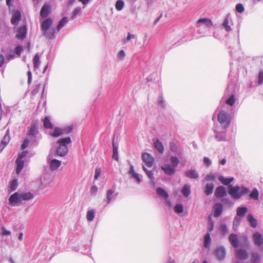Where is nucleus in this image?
<instances>
[{"mask_svg": "<svg viewBox=\"0 0 263 263\" xmlns=\"http://www.w3.org/2000/svg\"><path fill=\"white\" fill-rule=\"evenodd\" d=\"M249 192L250 190L245 186L241 187L238 185L234 186L230 185L229 186L228 193L234 199H238L243 195L249 194Z\"/></svg>", "mask_w": 263, "mask_h": 263, "instance_id": "obj_1", "label": "nucleus"}, {"mask_svg": "<svg viewBox=\"0 0 263 263\" xmlns=\"http://www.w3.org/2000/svg\"><path fill=\"white\" fill-rule=\"evenodd\" d=\"M71 142L70 137L60 138L57 141L59 146L57 148V154L61 157L65 156L68 153L67 144Z\"/></svg>", "mask_w": 263, "mask_h": 263, "instance_id": "obj_2", "label": "nucleus"}, {"mask_svg": "<svg viewBox=\"0 0 263 263\" xmlns=\"http://www.w3.org/2000/svg\"><path fill=\"white\" fill-rule=\"evenodd\" d=\"M9 204L12 206L20 205L22 202L21 195L18 192H15L9 198Z\"/></svg>", "mask_w": 263, "mask_h": 263, "instance_id": "obj_3", "label": "nucleus"}, {"mask_svg": "<svg viewBox=\"0 0 263 263\" xmlns=\"http://www.w3.org/2000/svg\"><path fill=\"white\" fill-rule=\"evenodd\" d=\"M236 257L241 260H244L249 257V254L245 249H239L235 251Z\"/></svg>", "mask_w": 263, "mask_h": 263, "instance_id": "obj_4", "label": "nucleus"}, {"mask_svg": "<svg viewBox=\"0 0 263 263\" xmlns=\"http://www.w3.org/2000/svg\"><path fill=\"white\" fill-rule=\"evenodd\" d=\"M253 242L256 246L260 247L263 244V237L258 232L254 233L253 235Z\"/></svg>", "mask_w": 263, "mask_h": 263, "instance_id": "obj_5", "label": "nucleus"}, {"mask_svg": "<svg viewBox=\"0 0 263 263\" xmlns=\"http://www.w3.org/2000/svg\"><path fill=\"white\" fill-rule=\"evenodd\" d=\"M143 161L148 167H151L154 163V158L149 154L145 153L142 156Z\"/></svg>", "mask_w": 263, "mask_h": 263, "instance_id": "obj_6", "label": "nucleus"}, {"mask_svg": "<svg viewBox=\"0 0 263 263\" xmlns=\"http://www.w3.org/2000/svg\"><path fill=\"white\" fill-rule=\"evenodd\" d=\"M27 28L25 25L20 27L17 30L16 37L19 40H23L26 37Z\"/></svg>", "mask_w": 263, "mask_h": 263, "instance_id": "obj_7", "label": "nucleus"}, {"mask_svg": "<svg viewBox=\"0 0 263 263\" xmlns=\"http://www.w3.org/2000/svg\"><path fill=\"white\" fill-rule=\"evenodd\" d=\"M215 254L219 260H221L226 257V250L223 247H218L215 251Z\"/></svg>", "mask_w": 263, "mask_h": 263, "instance_id": "obj_8", "label": "nucleus"}, {"mask_svg": "<svg viewBox=\"0 0 263 263\" xmlns=\"http://www.w3.org/2000/svg\"><path fill=\"white\" fill-rule=\"evenodd\" d=\"M227 195V191L223 186H219L216 188L215 191V196L218 198H222Z\"/></svg>", "mask_w": 263, "mask_h": 263, "instance_id": "obj_9", "label": "nucleus"}, {"mask_svg": "<svg viewBox=\"0 0 263 263\" xmlns=\"http://www.w3.org/2000/svg\"><path fill=\"white\" fill-rule=\"evenodd\" d=\"M51 6L48 4H44L42 7L40 11V15L43 18H45L50 13Z\"/></svg>", "mask_w": 263, "mask_h": 263, "instance_id": "obj_10", "label": "nucleus"}, {"mask_svg": "<svg viewBox=\"0 0 263 263\" xmlns=\"http://www.w3.org/2000/svg\"><path fill=\"white\" fill-rule=\"evenodd\" d=\"M229 116L224 110H221L218 115V120L220 123H226L228 121Z\"/></svg>", "mask_w": 263, "mask_h": 263, "instance_id": "obj_11", "label": "nucleus"}, {"mask_svg": "<svg viewBox=\"0 0 263 263\" xmlns=\"http://www.w3.org/2000/svg\"><path fill=\"white\" fill-rule=\"evenodd\" d=\"M222 205L220 203H216L213 207L214 216L218 217L222 212Z\"/></svg>", "mask_w": 263, "mask_h": 263, "instance_id": "obj_12", "label": "nucleus"}, {"mask_svg": "<svg viewBox=\"0 0 263 263\" xmlns=\"http://www.w3.org/2000/svg\"><path fill=\"white\" fill-rule=\"evenodd\" d=\"M53 21L51 18H47L45 20H44L41 25V28L42 31H47L48 30L51 25H52Z\"/></svg>", "mask_w": 263, "mask_h": 263, "instance_id": "obj_13", "label": "nucleus"}, {"mask_svg": "<svg viewBox=\"0 0 263 263\" xmlns=\"http://www.w3.org/2000/svg\"><path fill=\"white\" fill-rule=\"evenodd\" d=\"M229 240L231 245L234 248L238 246V237L236 234H231L229 237Z\"/></svg>", "mask_w": 263, "mask_h": 263, "instance_id": "obj_14", "label": "nucleus"}, {"mask_svg": "<svg viewBox=\"0 0 263 263\" xmlns=\"http://www.w3.org/2000/svg\"><path fill=\"white\" fill-rule=\"evenodd\" d=\"M21 19V14L20 11H16L12 16L11 23L12 25H16Z\"/></svg>", "mask_w": 263, "mask_h": 263, "instance_id": "obj_15", "label": "nucleus"}, {"mask_svg": "<svg viewBox=\"0 0 263 263\" xmlns=\"http://www.w3.org/2000/svg\"><path fill=\"white\" fill-rule=\"evenodd\" d=\"M162 170L165 173V174L172 175L175 172V168L171 166L170 164H165L161 167Z\"/></svg>", "mask_w": 263, "mask_h": 263, "instance_id": "obj_16", "label": "nucleus"}, {"mask_svg": "<svg viewBox=\"0 0 263 263\" xmlns=\"http://www.w3.org/2000/svg\"><path fill=\"white\" fill-rule=\"evenodd\" d=\"M38 133L37 127L35 124H32L30 128L27 132V135L31 138L35 137Z\"/></svg>", "mask_w": 263, "mask_h": 263, "instance_id": "obj_17", "label": "nucleus"}, {"mask_svg": "<svg viewBox=\"0 0 263 263\" xmlns=\"http://www.w3.org/2000/svg\"><path fill=\"white\" fill-rule=\"evenodd\" d=\"M18 186L17 180L16 179H13L9 183L8 187V191L9 193L12 192L16 190Z\"/></svg>", "mask_w": 263, "mask_h": 263, "instance_id": "obj_18", "label": "nucleus"}, {"mask_svg": "<svg viewBox=\"0 0 263 263\" xmlns=\"http://www.w3.org/2000/svg\"><path fill=\"white\" fill-rule=\"evenodd\" d=\"M15 163L16 164V173L19 174L24 167V162L22 159L17 158Z\"/></svg>", "mask_w": 263, "mask_h": 263, "instance_id": "obj_19", "label": "nucleus"}, {"mask_svg": "<svg viewBox=\"0 0 263 263\" xmlns=\"http://www.w3.org/2000/svg\"><path fill=\"white\" fill-rule=\"evenodd\" d=\"M22 201H28L34 198V195L31 192L23 193L20 194Z\"/></svg>", "mask_w": 263, "mask_h": 263, "instance_id": "obj_20", "label": "nucleus"}, {"mask_svg": "<svg viewBox=\"0 0 263 263\" xmlns=\"http://www.w3.org/2000/svg\"><path fill=\"white\" fill-rule=\"evenodd\" d=\"M154 145L157 151L161 154H163L164 148L162 143L159 140H157L154 143Z\"/></svg>", "mask_w": 263, "mask_h": 263, "instance_id": "obj_21", "label": "nucleus"}, {"mask_svg": "<svg viewBox=\"0 0 263 263\" xmlns=\"http://www.w3.org/2000/svg\"><path fill=\"white\" fill-rule=\"evenodd\" d=\"M247 220L248 222H249L250 226L253 228H255L257 227V221L256 219L254 218L253 215L252 214H248L247 216Z\"/></svg>", "mask_w": 263, "mask_h": 263, "instance_id": "obj_22", "label": "nucleus"}, {"mask_svg": "<svg viewBox=\"0 0 263 263\" xmlns=\"http://www.w3.org/2000/svg\"><path fill=\"white\" fill-rule=\"evenodd\" d=\"M185 175L186 177L191 179H197L199 175L195 170H189L185 172Z\"/></svg>", "mask_w": 263, "mask_h": 263, "instance_id": "obj_23", "label": "nucleus"}, {"mask_svg": "<svg viewBox=\"0 0 263 263\" xmlns=\"http://www.w3.org/2000/svg\"><path fill=\"white\" fill-rule=\"evenodd\" d=\"M61 164V161L57 159H53L50 162V168L51 170H55L60 166Z\"/></svg>", "mask_w": 263, "mask_h": 263, "instance_id": "obj_24", "label": "nucleus"}, {"mask_svg": "<svg viewBox=\"0 0 263 263\" xmlns=\"http://www.w3.org/2000/svg\"><path fill=\"white\" fill-rule=\"evenodd\" d=\"M198 24H205L208 27L213 26V23L211 19L208 18H201L198 20Z\"/></svg>", "mask_w": 263, "mask_h": 263, "instance_id": "obj_25", "label": "nucleus"}, {"mask_svg": "<svg viewBox=\"0 0 263 263\" xmlns=\"http://www.w3.org/2000/svg\"><path fill=\"white\" fill-rule=\"evenodd\" d=\"M218 179L221 182V183L225 185H229L234 180V178L233 177L226 178L223 176H219L218 177Z\"/></svg>", "mask_w": 263, "mask_h": 263, "instance_id": "obj_26", "label": "nucleus"}, {"mask_svg": "<svg viewBox=\"0 0 263 263\" xmlns=\"http://www.w3.org/2000/svg\"><path fill=\"white\" fill-rule=\"evenodd\" d=\"M44 31V35L48 39H52L55 34V29L54 28L49 29L47 31Z\"/></svg>", "mask_w": 263, "mask_h": 263, "instance_id": "obj_27", "label": "nucleus"}, {"mask_svg": "<svg viewBox=\"0 0 263 263\" xmlns=\"http://www.w3.org/2000/svg\"><path fill=\"white\" fill-rule=\"evenodd\" d=\"M248 211L246 207H238L236 210L237 215L239 217H243L245 215Z\"/></svg>", "mask_w": 263, "mask_h": 263, "instance_id": "obj_28", "label": "nucleus"}, {"mask_svg": "<svg viewBox=\"0 0 263 263\" xmlns=\"http://www.w3.org/2000/svg\"><path fill=\"white\" fill-rule=\"evenodd\" d=\"M182 193L185 197H188L191 194V186L189 184H185L182 189Z\"/></svg>", "mask_w": 263, "mask_h": 263, "instance_id": "obj_29", "label": "nucleus"}, {"mask_svg": "<svg viewBox=\"0 0 263 263\" xmlns=\"http://www.w3.org/2000/svg\"><path fill=\"white\" fill-rule=\"evenodd\" d=\"M62 135V128L58 127H55L53 132L50 134V135L53 137H58Z\"/></svg>", "mask_w": 263, "mask_h": 263, "instance_id": "obj_30", "label": "nucleus"}, {"mask_svg": "<svg viewBox=\"0 0 263 263\" xmlns=\"http://www.w3.org/2000/svg\"><path fill=\"white\" fill-rule=\"evenodd\" d=\"M43 125L46 129H51L53 128V125L48 117H46L44 119Z\"/></svg>", "mask_w": 263, "mask_h": 263, "instance_id": "obj_31", "label": "nucleus"}, {"mask_svg": "<svg viewBox=\"0 0 263 263\" xmlns=\"http://www.w3.org/2000/svg\"><path fill=\"white\" fill-rule=\"evenodd\" d=\"M214 184L212 183H207L205 187L204 192L206 195H209L213 193Z\"/></svg>", "mask_w": 263, "mask_h": 263, "instance_id": "obj_32", "label": "nucleus"}, {"mask_svg": "<svg viewBox=\"0 0 263 263\" xmlns=\"http://www.w3.org/2000/svg\"><path fill=\"white\" fill-rule=\"evenodd\" d=\"M252 259L251 262L252 263H259L260 261V255L256 252L253 253L252 254Z\"/></svg>", "mask_w": 263, "mask_h": 263, "instance_id": "obj_33", "label": "nucleus"}, {"mask_svg": "<svg viewBox=\"0 0 263 263\" xmlns=\"http://www.w3.org/2000/svg\"><path fill=\"white\" fill-rule=\"evenodd\" d=\"M157 193L160 196L164 197L165 199H167L168 195L167 192L162 187H158L157 189Z\"/></svg>", "mask_w": 263, "mask_h": 263, "instance_id": "obj_34", "label": "nucleus"}, {"mask_svg": "<svg viewBox=\"0 0 263 263\" xmlns=\"http://www.w3.org/2000/svg\"><path fill=\"white\" fill-rule=\"evenodd\" d=\"M40 58L39 54L37 53H36L33 59L34 70H36L39 68L40 63Z\"/></svg>", "mask_w": 263, "mask_h": 263, "instance_id": "obj_35", "label": "nucleus"}, {"mask_svg": "<svg viewBox=\"0 0 263 263\" xmlns=\"http://www.w3.org/2000/svg\"><path fill=\"white\" fill-rule=\"evenodd\" d=\"M68 18L67 17H64L59 22L57 27V29L60 31V29L64 27L65 24L68 22Z\"/></svg>", "mask_w": 263, "mask_h": 263, "instance_id": "obj_36", "label": "nucleus"}, {"mask_svg": "<svg viewBox=\"0 0 263 263\" xmlns=\"http://www.w3.org/2000/svg\"><path fill=\"white\" fill-rule=\"evenodd\" d=\"M204 246L206 248H209L211 243V237L210 233H207L204 237Z\"/></svg>", "mask_w": 263, "mask_h": 263, "instance_id": "obj_37", "label": "nucleus"}, {"mask_svg": "<svg viewBox=\"0 0 263 263\" xmlns=\"http://www.w3.org/2000/svg\"><path fill=\"white\" fill-rule=\"evenodd\" d=\"M95 211L94 210H91L87 212L86 218L88 221H91L93 220L95 217Z\"/></svg>", "mask_w": 263, "mask_h": 263, "instance_id": "obj_38", "label": "nucleus"}, {"mask_svg": "<svg viewBox=\"0 0 263 263\" xmlns=\"http://www.w3.org/2000/svg\"><path fill=\"white\" fill-rule=\"evenodd\" d=\"M251 199L254 200H257L259 198V192L256 189H253L249 195Z\"/></svg>", "mask_w": 263, "mask_h": 263, "instance_id": "obj_39", "label": "nucleus"}, {"mask_svg": "<svg viewBox=\"0 0 263 263\" xmlns=\"http://www.w3.org/2000/svg\"><path fill=\"white\" fill-rule=\"evenodd\" d=\"M10 141V137L9 135V132L8 131L6 132L4 137L3 138L2 141V144L4 145V146H6Z\"/></svg>", "mask_w": 263, "mask_h": 263, "instance_id": "obj_40", "label": "nucleus"}, {"mask_svg": "<svg viewBox=\"0 0 263 263\" xmlns=\"http://www.w3.org/2000/svg\"><path fill=\"white\" fill-rule=\"evenodd\" d=\"M170 161L173 166L175 168L180 163V161L178 158L175 156H172L171 157Z\"/></svg>", "mask_w": 263, "mask_h": 263, "instance_id": "obj_41", "label": "nucleus"}, {"mask_svg": "<svg viewBox=\"0 0 263 263\" xmlns=\"http://www.w3.org/2000/svg\"><path fill=\"white\" fill-rule=\"evenodd\" d=\"M112 158L118 161V147L115 145L114 143L113 142V153H112Z\"/></svg>", "mask_w": 263, "mask_h": 263, "instance_id": "obj_42", "label": "nucleus"}, {"mask_svg": "<svg viewBox=\"0 0 263 263\" xmlns=\"http://www.w3.org/2000/svg\"><path fill=\"white\" fill-rule=\"evenodd\" d=\"M129 172L132 174L133 177L136 178L138 181H140V178H139L138 174L135 172L134 167L132 165L130 166Z\"/></svg>", "mask_w": 263, "mask_h": 263, "instance_id": "obj_43", "label": "nucleus"}, {"mask_svg": "<svg viewBox=\"0 0 263 263\" xmlns=\"http://www.w3.org/2000/svg\"><path fill=\"white\" fill-rule=\"evenodd\" d=\"M174 211L177 213H182L183 212V206L182 204H177L174 206Z\"/></svg>", "mask_w": 263, "mask_h": 263, "instance_id": "obj_44", "label": "nucleus"}, {"mask_svg": "<svg viewBox=\"0 0 263 263\" xmlns=\"http://www.w3.org/2000/svg\"><path fill=\"white\" fill-rule=\"evenodd\" d=\"M124 6V2L121 0H118L116 2L115 7L116 9L118 10H121Z\"/></svg>", "mask_w": 263, "mask_h": 263, "instance_id": "obj_45", "label": "nucleus"}, {"mask_svg": "<svg viewBox=\"0 0 263 263\" xmlns=\"http://www.w3.org/2000/svg\"><path fill=\"white\" fill-rule=\"evenodd\" d=\"M72 129H73L72 125L69 126L65 128H62L63 135V134L67 135V134H69L72 130Z\"/></svg>", "mask_w": 263, "mask_h": 263, "instance_id": "obj_46", "label": "nucleus"}, {"mask_svg": "<svg viewBox=\"0 0 263 263\" xmlns=\"http://www.w3.org/2000/svg\"><path fill=\"white\" fill-rule=\"evenodd\" d=\"M136 37V35L134 34H131L128 32L126 39L123 40V43L125 44L129 42L131 39H134Z\"/></svg>", "mask_w": 263, "mask_h": 263, "instance_id": "obj_47", "label": "nucleus"}, {"mask_svg": "<svg viewBox=\"0 0 263 263\" xmlns=\"http://www.w3.org/2000/svg\"><path fill=\"white\" fill-rule=\"evenodd\" d=\"M29 142H30L29 139L28 138H26L24 139L23 143H22V144L21 145V149L22 150H24L26 147H28Z\"/></svg>", "mask_w": 263, "mask_h": 263, "instance_id": "obj_48", "label": "nucleus"}, {"mask_svg": "<svg viewBox=\"0 0 263 263\" xmlns=\"http://www.w3.org/2000/svg\"><path fill=\"white\" fill-rule=\"evenodd\" d=\"M81 11V9L80 7L76 8L72 13L71 17L73 19H74L77 17V16L80 13Z\"/></svg>", "mask_w": 263, "mask_h": 263, "instance_id": "obj_49", "label": "nucleus"}, {"mask_svg": "<svg viewBox=\"0 0 263 263\" xmlns=\"http://www.w3.org/2000/svg\"><path fill=\"white\" fill-rule=\"evenodd\" d=\"M23 50V47L22 45H18L15 48V53L18 55V57H20L21 53Z\"/></svg>", "mask_w": 263, "mask_h": 263, "instance_id": "obj_50", "label": "nucleus"}, {"mask_svg": "<svg viewBox=\"0 0 263 263\" xmlns=\"http://www.w3.org/2000/svg\"><path fill=\"white\" fill-rule=\"evenodd\" d=\"M40 88H41L40 84H38L34 86V88L31 91V94L32 95H35L36 94H37L39 92Z\"/></svg>", "mask_w": 263, "mask_h": 263, "instance_id": "obj_51", "label": "nucleus"}, {"mask_svg": "<svg viewBox=\"0 0 263 263\" xmlns=\"http://www.w3.org/2000/svg\"><path fill=\"white\" fill-rule=\"evenodd\" d=\"M235 98L233 95H232L228 100L226 101L227 104L230 105V106H233L235 103Z\"/></svg>", "mask_w": 263, "mask_h": 263, "instance_id": "obj_52", "label": "nucleus"}, {"mask_svg": "<svg viewBox=\"0 0 263 263\" xmlns=\"http://www.w3.org/2000/svg\"><path fill=\"white\" fill-rule=\"evenodd\" d=\"M229 21L228 19H226L223 23V26L224 27L225 30L227 31H229L231 30V27L229 25Z\"/></svg>", "mask_w": 263, "mask_h": 263, "instance_id": "obj_53", "label": "nucleus"}, {"mask_svg": "<svg viewBox=\"0 0 263 263\" xmlns=\"http://www.w3.org/2000/svg\"><path fill=\"white\" fill-rule=\"evenodd\" d=\"M143 169L150 179H153V173L152 171H148L144 166H143Z\"/></svg>", "mask_w": 263, "mask_h": 263, "instance_id": "obj_54", "label": "nucleus"}, {"mask_svg": "<svg viewBox=\"0 0 263 263\" xmlns=\"http://www.w3.org/2000/svg\"><path fill=\"white\" fill-rule=\"evenodd\" d=\"M258 85H261L263 83V71H261L258 73Z\"/></svg>", "mask_w": 263, "mask_h": 263, "instance_id": "obj_55", "label": "nucleus"}, {"mask_svg": "<svg viewBox=\"0 0 263 263\" xmlns=\"http://www.w3.org/2000/svg\"><path fill=\"white\" fill-rule=\"evenodd\" d=\"M236 10L239 13H241L244 11V7L241 4H238L236 6Z\"/></svg>", "mask_w": 263, "mask_h": 263, "instance_id": "obj_56", "label": "nucleus"}, {"mask_svg": "<svg viewBox=\"0 0 263 263\" xmlns=\"http://www.w3.org/2000/svg\"><path fill=\"white\" fill-rule=\"evenodd\" d=\"M220 231L223 235H225L228 231V228L227 226L223 224L220 226Z\"/></svg>", "mask_w": 263, "mask_h": 263, "instance_id": "obj_57", "label": "nucleus"}, {"mask_svg": "<svg viewBox=\"0 0 263 263\" xmlns=\"http://www.w3.org/2000/svg\"><path fill=\"white\" fill-rule=\"evenodd\" d=\"M177 146L174 142L170 143V149L173 152H176L177 151Z\"/></svg>", "mask_w": 263, "mask_h": 263, "instance_id": "obj_58", "label": "nucleus"}, {"mask_svg": "<svg viewBox=\"0 0 263 263\" xmlns=\"http://www.w3.org/2000/svg\"><path fill=\"white\" fill-rule=\"evenodd\" d=\"M114 193V191L112 190H109L107 192V203L109 202L111 199V196L112 194Z\"/></svg>", "mask_w": 263, "mask_h": 263, "instance_id": "obj_59", "label": "nucleus"}, {"mask_svg": "<svg viewBox=\"0 0 263 263\" xmlns=\"http://www.w3.org/2000/svg\"><path fill=\"white\" fill-rule=\"evenodd\" d=\"M28 154V151H23L21 154H19L18 155L17 158H20L21 159H23V158L26 156L27 154Z\"/></svg>", "mask_w": 263, "mask_h": 263, "instance_id": "obj_60", "label": "nucleus"}, {"mask_svg": "<svg viewBox=\"0 0 263 263\" xmlns=\"http://www.w3.org/2000/svg\"><path fill=\"white\" fill-rule=\"evenodd\" d=\"M28 76V83L29 85H30L32 82V73L29 70L27 72Z\"/></svg>", "mask_w": 263, "mask_h": 263, "instance_id": "obj_61", "label": "nucleus"}, {"mask_svg": "<svg viewBox=\"0 0 263 263\" xmlns=\"http://www.w3.org/2000/svg\"><path fill=\"white\" fill-rule=\"evenodd\" d=\"M2 231L3 235H9L11 234L10 232L6 230L4 227L2 228Z\"/></svg>", "mask_w": 263, "mask_h": 263, "instance_id": "obj_62", "label": "nucleus"}, {"mask_svg": "<svg viewBox=\"0 0 263 263\" xmlns=\"http://www.w3.org/2000/svg\"><path fill=\"white\" fill-rule=\"evenodd\" d=\"M98 191V187L94 185H93L91 189H90V192L92 193V194H96Z\"/></svg>", "mask_w": 263, "mask_h": 263, "instance_id": "obj_63", "label": "nucleus"}, {"mask_svg": "<svg viewBox=\"0 0 263 263\" xmlns=\"http://www.w3.org/2000/svg\"><path fill=\"white\" fill-rule=\"evenodd\" d=\"M204 163L207 165V166H209L211 162V161L210 160L207 158V157H204Z\"/></svg>", "mask_w": 263, "mask_h": 263, "instance_id": "obj_64", "label": "nucleus"}]
</instances>
